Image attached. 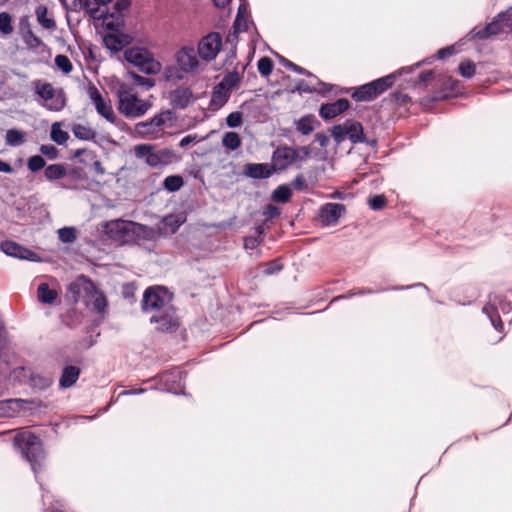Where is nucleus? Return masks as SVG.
<instances>
[{
	"instance_id": "obj_19",
	"label": "nucleus",
	"mask_w": 512,
	"mask_h": 512,
	"mask_svg": "<svg viewBox=\"0 0 512 512\" xmlns=\"http://www.w3.org/2000/svg\"><path fill=\"white\" fill-rule=\"evenodd\" d=\"M312 80L307 82L305 80H299L293 90V92L297 91L299 94L302 93H313L317 92L320 94H325L331 91V86L327 83L322 82L313 74V76H308Z\"/></svg>"
},
{
	"instance_id": "obj_40",
	"label": "nucleus",
	"mask_w": 512,
	"mask_h": 512,
	"mask_svg": "<svg viewBox=\"0 0 512 512\" xmlns=\"http://www.w3.org/2000/svg\"><path fill=\"white\" fill-rule=\"evenodd\" d=\"M229 91L220 86L219 84L215 85L212 94H211V105H217L219 107L223 106L229 98Z\"/></svg>"
},
{
	"instance_id": "obj_62",
	"label": "nucleus",
	"mask_w": 512,
	"mask_h": 512,
	"mask_svg": "<svg viewBox=\"0 0 512 512\" xmlns=\"http://www.w3.org/2000/svg\"><path fill=\"white\" fill-rule=\"evenodd\" d=\"M39 151L50 160H54L58 157V149L52 144L41 145Z\"/></svg>"
},
{
	"instance_id": "obj_54",
	"label": "nucleus",
	"mask_w": 512,
	"mask_h": 512,
	"mask_svg": "<svg viewBox=\"0 0 512 512\" xmlns=\"http://www.w3.org/2000/svg\"><path fill=\"white\" fill-rule=\"evenodd\" d=\"M273 66L274 64L272 59L266 56L260 58L257 63L258 71L264 77H267L272 73Z\"/></svg>"
},
{
	"instance_id": "obj_23",
	"label": "nucleus",
	"mask_w": 512,
	"mask_h": 512,
	"mask_svg": "<svg viewBox=\"0 0 512 512\" xmlns=\"http://www.w3.org/2000/svg\"><path fill=\"white\" fill-rule=\"evenodd\" d=\"M131 5V0H117L113 7V12L110 13L112 20L106 22V29L110 31H117L123 25V12L128 10Z\"/></svg>"
},
{
	"instance_id": "obj_31",
	"label": "nucleus",
	"mask_w": 512,
	"mask_h": 512,
	"mask_svg": "<svg viewBox=\"0 0 512 512\" xmlns=\"http://www.w3.org/2000/svg\"><path fill=\"white\" fill-rule=\"evenodd\" d=\"M136 135L141 139H150L155 134L160 132L152 119L147 121L138 122L134 127Z\"/></svg>"
},
{
	"instance_id": "obj_8",
	"label": "nucleus",
	"mask_w": 512,
	"mask_h": 512,
	"mask_svg": "<svg viewBox=\"0 0 512 512\" xmlns=\"http://www.w3.org/2000/svg\"><path fill=\"white\" fill-rule=\"evenodd\" d=\"M172 294L162 286L148 287L143 295L142 309L144 312L155 311L156 313L172 306L170 304Z\"/></svg>"
},
{
	"instance_id": "obj_28",
	"label": "nucleus",
	"mask_w": 512,
	"mask_h": 512,
	"mask_svg": "<svg viewBox=\"0 0 512 512\" xmlns=\"http://www.w3.org/2000/svg\"><path fill=\"white\" fill-rule=\"evenodd\" d=\"M80 373H81V370L77 366H73V365L64 366L62 369L61 377L59 379V386L63 389L70 388L77 382V380L80 376Z\"/></svg>"
},
{
	"instance_id": "obj_44",
	"label": "nucleus",
	"mask_w": 512,
	"mask_h": 512,
	"mask_svg": "<svg viewBox=\"0 0 512 512\" xmlns=\"http://www.w3.org/2000/svg\"><path fill=\"white\" fill-rule=\"evenodd\" d=\"M183 184L184 180L181 175H170L164 179L163 188L168 192H176L182 188Z\"/></svg>"
},
{
	"instance_id": "obj_37",
	"label": "nucleus",
	"mask_w": 512,
	"mask_h": 512,
	"mask_svg": "<svg viewBox=\"0 0 512 512\" xmlns=\"http://www.w3.org/2000/svg\"><path fill=\"white\" fill-rule=\"evenodd\" d=\"M456 53H457L456 45H450L445 48L439 49L437 51L436 55L428 57V58L424 59L423 61L416 63L412 67H413V69L419 68L422 64H430L434 59L443 60V59H446L447 57H450Z\"/></svg>"
},
{
	"instance_id": "obj_20",
	"label": "nucleus",
	"mask_w": 512,
	"mask_h": 512,
	"mask_svg": "<svg viewBox=\"0 0 512 512\" xmlns=\"http://www.w3.org/2000/svg\"><path fill=\"white\" fill-rule=\"evenodd\" d=\"M350 107L346 98H339L332 103L322 104L319 109V115L324 120H330L345 112Z\"/></svg>"
},
{
	"instance_id": "obj_27",
	"label": "nucleus",
	"mask_w": 512,
	"mask_h": 512,
	"mask_svg": "<svg viewBox=\"0 0 512 512\" xmlns=\"http://www.w3.org/2000/svg\"><path fill=\"white\" fill-rule=\"evenodd\" d=\"M129 36L125 34H106L103 38L104 46L111 52H120L129 44Z\"/></svg>"
},
{
	"instance_id": "obj_24",
	"label": "nucleus",
	"mask_w": 512,
	"mask_h": 512,
	"mask_svg": "<svg viewBox=\"0 0 512 512\" xmlns=\"http://www.w3.org/2000/svg\"><path fill=\"white\" fill-rule=\"evenodd\" d=\"M274 170L268 163H248L244 166L243 174L253 179H266L273 174Z\"/></svg>"
},
{
	"instance_id": "obj_55",
	"label": "nucleus",
	"mask_w": 512,
	"mask_h": 512,
	"mask_svg": "<svg viewBox=\"0 0 512 512\" xmlns=\"http://www.w3.org/2000/svg\"><path fill=\"white\" fill-rule=\"evenodd\" d=\"M28 169L35 173L46 167V161L41 155L31 156L27 161Z\"/></svg>"
},
{
	"instance_id": "obj_58",
	"label": "nucleus",
	"mask_w": 512,
	"mask_h": 512,
	"mask_svg": "<svg viewBox=\"0 0 512 512\" xmlns=\"http://www.w3.org/2000/svg\"><path fill=\"white\" fill-rule=\"evenodd\" d=\"M458 69L462 77L470 79L474 76L476 67L472 61L466 60L459 64Z\"/></svg>"
},
{
	"instance_id": "obj_48",
	"label": "nucleus",
	"mask_w": 512,
	"mask_h": 512,
	"mask_svg": "<svg viewBox=\"0 0 512 512\" xmlns=\"http://www.w3.org/2000/svg\"><path fill=\"white\" fill-rule=\"evenodd\" d=\"M58 237L62 243L71 244L77 239V231L74 227L65 226L58 230Z\"/></svg>"
},
{
	"instance_id": "obj_6",
	"label": "nucleus",
	"mask_w": 512,
	"mask_h": 512,
	"mask_svg": "<svg viewBox=\"0 0 512 512\" xmlns=\"http://www.w3.org/2000/svg\"><path fill=\"white\" fill-rule=\"evenodd\" d=\"M124 59L147 75H156L161 71V64L154 55L143 47H130L124 51Z\"/></svg>"
},
{
	"instance_id": "obj_42",
	"label": "nucleus",
	"mask_w": 512,
	"mask_h": 512,
	"mask_svg": "<svg viewBox=\"0 0 512 512\" xmlns=\"http://www.w3.org/2000/svg\"><path fill=\"white\" fill-rule=\"evenodd\" d=\"M83 4L91 18L95 20H102L105 24L106 22H110L108 19L111 17L108 9L101 10L99 7H90V0H85Z\"/></svg>"
},
{
	"instance_id": "obj_50",
	"label": "nucleus",
	"mask_w": 512,
	"mask_h": 512,
	"mask_svg": "<svg viewBox=\"0 0 512 512\" xmlns=\"http://www.w3.org/2000/svg\"><path fill=\"white\" fill-rule=\"evenodd\" d=\"M175 117V114L172 110H164L158 114H156L154 117H152V121L157 126V128L161 131L166 124L167 121H173Z\"/></svg>"
},
{
	"instance_id": "obj_21",
	"label": "nucleus",
	"mask_w": 512,
	"mask_h": 512,
	"mask_svg": "<svg viewBox=\"0 0 512 512\" xmlns=\"http://www.w3.org/2000/svg\"><path fill=\"white\" fill-rule=\"evenodd\" d=\"M170 104L175 109H185L193 99V92L189 87L178 86L170 93Z\"/></svg>"
},
{
	"instance_id": "obj_30",
	"label": "nucleus",
	"mask_w": 512,
	"mask_h": 512,
	"mask_svg": "<svg viewBox=\"0 0 512 512\" xmlns=\"http://www.w3.org/2000/svg\"><path fill=\"white\" fill-rule=\"evenodd\" d=\"M347 138L353 144L366 142L363 126L360 122L347 120Z\"/></svg>"
},
{
	"instance_id": "obj_56",
	"label": "nucleus",
	"mask_w": 512,
	"mask_h": 512,
	"mask_svg": "<svg viewBox=\"0 0 512 512\" xmlns=\"http://www.w3.org/2000/svg\"><path fill=\"white\" fill-rule=\"evenodd\" d=\"M249 23L242 15V7L240 6L238 9V13L236 19L234 21V33H242L248 31Z\"/></svg>"
},
{
	"instance_id": "obj_10",
	"label": "nucleus",
	"mask_w": 512,
	"mask_h": 512,
	"mask_svg": "<svg viewBox=\"0 0 512 512\" xmlns=\"http://www.w3.org/2000/svg\"><path fill=\"white\" fill-rule=\"evenodd\" d=\"M88 95L90 100L95 105V109L99 115H101L109 123L114 124L118 128H122V126L125 125L123 121L116 118L112 106L103 99L96 86H89Z\"/></svg>"
},
{
	"instance_id": "obj_29",
	"label": "nucleus",
	"mask_w": 512,
	"mask_h": 512,
	"mask_svg": "<svg viewBox=\"0 0 512 512\" xmlns=\"http://www.w3.org/2000/svg\"><path fill=\"white\" fill-rule=\"evenodd\" d=\"M53 383V378L47 374L37 373L31 369L29 386L35 391H44Z\"/></svg>"
},
{
	"instance_id": "obj_53",
	"label": "nucleus",
	"mask_w": 512,
	"mask_h": 512,
	"mask_svg": "<svg viewBox=\"0 0 512 512\" xmlns=\"http://www.w3.org/2000/svg\"><path fill=\"white\" fill-rule=\"evenodd\" d=\"M331 135L337 144H340L347 137V121L343 124L334 125L331 129Z\"/></svg>"
},
{
	"instance_id": "obj_5",
	"label": "nucleus",
	"mask_w": 512,
	"mask_h": 512,
	"mask_svg": "<svg viewBox=\"0 0 512 512\" xmlns=\"http://www.w3.org/2000/svg\"><path fill=\"white\" fill-rule=\"evenodd\" d=\"M134 155L138 159H144L145 163L158 168L173 163L177 156L174 151L168 148L156 150L152 144H138L134 147Z\"/></svg>"
},
{
	"instance_id": "obj_15",
	"label": "nucleus",
	"mask_w": 512,
	"mask_h": 512,
	"mask_svg": "<svg viewBox=\"0 0 512 512\" xmlns=\"http://www.w3.org/2000/svg\"><path fill=\"white\" fill-rule=\"evenodd\" d=\"M297 160V153L293 147L279 146L277 147L271 157V165L274 172L284 171L294 164Z\"/></svg>"
},
{
	"instance_id": "obj_38",
	"label": "nucleus",
	"mask_w": 512,
	"mask_h": 512,
	"mask_svg": "<svg viewBox=\"0 0 512 512\" xmlns=\"http://www.w3.org/2000/svg\"><path fill=\"white\" fill-rule=\"evenodd\" d=\"M71 131L77 139L83 141H93L97 135L92 128L82 124H74Z\"/></svg>"
},
{
	"instance_id": "obj_17",
	"label": "nucleus",
	"mask_w": 512,
	"mask_h": 512,
	"mask_svg": "<svg viewBox=\"0 0 512 512\" xmlns=\"http://www.w3.org/2000/svg\"><path fill=\"white\" fill-rule=\"evenodd\" d=\"M345 211V205L328 202L320 207L318 216L324 226H329L336 224Z\"/></svg>"
},
{
	"instance_id": "obj_22",
	"label": "nucleus",
	"mask_w": 512,
	"mask_h": 512,
	"mask_svg": "<svg viewBox=\"0 0 512 512\" xmlns=\"http://www.w3.org/2000/svg\"><path fill=\"white\" fill-rule=\"evenodd\" d=\"M31 404L33 401L19 398L2 400V417L12 418L18 413L30 409Z\"/></svg>"
},
{
	"instance_id": "obj_14",
	"label": "nucleus",
	"mask_w": 512,
	"mask_h": 512,
	"mask_svg": "<svg viewBox=\"0 0 512 512\" xmlns=\"http://www.w3.org/2000/svg\"><path fill=\"white\" fill-rule=\"evenodd\" d=\"M150 322L157 324L156 329L160 332L172 333L179 327L178 317L172 306L155 313L151 316Z\"/></svg>"
},
{
	"instance_id": "obj_57",
	"label": "nucleus",
	"mask_w": 512,
	"mask_h": 512,
	"mask_svg": "<svg viewBox=\"0 0 512 512\" xmlns=\"http://www.w3.org/2000/svg\"><path fill=\"white\" fill-rule=\"evenodd\" d=\"M55 65L58 69L63 71L64 73H70L73 69V65L70 59L66 55H57L54 59Z\"/></svg>"
},
{
	"instance_id": "obj_60",
	"label": "nucleus",
	"mask_w": 512,
	"mask_h": 512,
	"mask_svg": "<svg viewBox=\"0 0 512 512\" xmlns=\"http://www.w3.org/2000/svg\"><path fill=\"white\" fill-rule=\"evenodd\" d=\"M369 207L374 211H379L383 209L386 205V198L384 195H374L368 200Z\"/></svg>"
},
{
	"instance_id": "obj_52",
	"label": "nucleus",
	"mask_w": 512,
	"mask_h": 512,
	"mask_svg": "<svg viewBox=\"0 0 512 512\" xmlns=\"http://www.w3.org/2000/svg\"><path fill=\"white\" fill-rule=\"evenodd\" d=\"M277 57H278L279 63L281 65L292 70L293 72L302 74L305 76H313V74L310 71H308V70L304 69L303 67L293 63L292 61L286 59L284 56H281L278 54Z\"/></svg>"
},
{
	"instance_id": "obj_51",
	"label": "nucleus",
	"mask_w": 512,
	"mask_h": 512,
	"mask_svg": "<svg viewBox=\"0 0 512 512\" xmlns=\"http://www.w3.org/2000/svg\"><path fill=\"white\" fill-rule=\"evenodd\" d=\"M51 139L58 145H63L69 139V134L60 128L59 123H53L51 127Z\"/></svg>"
},
{
	"instance_id": "obj_41",
	"label": "nucleus",
	"mask_w": 512,
	"mask_h": 512,
	"mask_svg": "<svg viewBox=\"0 0 512 512\" xmlns=\"http://www.w3.org/2000/svg\"><path fill=\"white\" fill-rule=\"evenodd\" d=\"M26 133L18 129H9L6 132L5 140L7 145L12 147L21 146L25 142Z\"/></svg>"
},
{
	"instance_id": "obj_47",
	"label": "nucleus",
	"mask_w": 512,
	"mask_h": 512,
	"mask_svg": "<svg viewBox=\"0 0 512 512\" xmlns=\"http://www.w3.org/2000/svg\"><path fill=\"white\" fill-rule=\"evenodd\" d=\"M240 83V76L237 71L227 73L222 80L218 83L220 86H223L226 90L230 91L231 89L236 88Z\"/></svg>"
},
{
	"instance_id": "obj_39",
	"label": "nucleus",
	"mask_w": 512,
	"mask_h": 512,
	"mask_svg": "<svg viewBox=\"0 0 512 512\" xmlns=\"http://www.w3.org/2000/svg\"><path fill=\"white\" fill-rule=\"evenodd\" d=\"M185 220L186 217L181 214H169L163 218V224L173 234L178 231Z\"/></svg>"
},
{
	"instance_id": "obj_26",
	"label": "nucleus",
	"mask_w": 512,
	"mask_h": 512,
	"mask_svg": "<svg viewBox=\"0 0 512 512\" xmlns=\"http://www.w3.org/2000/svg\"><path fill=\"white\" fill-rule=\"evenodd\" d=\"M460 92V82L452 77H448L442 85V89L433 96L434 101L445 100L456 96Z\"/></svg>"
},
{
	"instance_id": "obj_32",
	"label": "nucleus",
	"mask_w": 512,
	"mask_h": 512,
	"mask_svg": "<svg viewBox=\"0 0 512 512\" xmlns=\"http://www.w3.org/2000/svg\"><path fill=\"white\" fill-rule=\"evenodd\" d=\"M30 374L31 368L18 366L9 372L8 381L12 385L28 383Z\"/></svg>"
},
{
	"instance_id": "obj_1",
	"label": "nucleus",
	"mask_w": 512,
	"mask_h": 512,
	"mask_svg": "<svg viewBox=\"0 0 512 512\" xmlns=\"http://www.w3.org/2000/svg\"><path fill=\"white\" fill-rule=\"evenodd\" d=\"M2 436L9 437L13 441V446L29 462L32 471L38 480V474L44 466L46 453L41 439L30 432H21L12 436L10 431L3 432Z\"/></svg>"
},
{
	"instance_id": "obj_63",
	"label": "nucleus",
	"mask_w": 512,
	"mask_h": 512,
	"mask_svg": "<svg viewBox=\"0 0 512 512\" xmlns=\"http://www.w3.org/2000/svg\"><path fill=\"white\" fill-rule=\"evenodd\" d=\"M498 19H501L504 27L512 31V7L498 13Z\"/></svg>"
},
{
	"instance_id": "obj_64",
	"label": "nucleus",
	"mask_w": 512,
	"mask_h": 512,
	"mask_svg": "<svg viewBox=\"0 0 512 512\" xmlns=\"http://www.w3.org/2000/svg\"><path fill=\"white\" fill-rule=\"evenodd\" d=\"M292 187L297 191H307L308 184L303 174H297L291 183Z\"/></svg>"
},
{
	"instance_id": "obj_13",
	"label": "nucleus",
	"mask_w": 512,
	"mask_h": 512,
	"mask_svg": "<svg viewBox=\"0 0 512 512\" xmlns=\"http://www.w3.org/2000/svg\"><path fill=\"white\" fill-rule=\"evenodd\" d=\"M198 57V52L193 46H183L175 54L176 63L180 71L184 73L197 71L200 65Z\"/></svg>"
},
{
	"instance_id": "obj_16",
	"label": "nucleus",
	"mask_w": 512,
	"mask_h": 512,
	"mask_svg": "<svg viewBox=\"0 0 512 512\" xmlns=\"http://www.w3.org/2000/svg\"><path fill=\"white\" fill-rule=\"evenodd\" d=\"M2 253H5L7 256L31 262H39L41 260L40 256L34 251L9 240L2 241Z\"/></svg>"
},
{
	"instance_id": "obj_45",
	"label": "nucleus",
	"mask_w": 512,
	"mask_h": 512,
	"mask_svg": "<svg viewBox=\"0 0 512 512\" xmlns=\"http://www.w3.org/2000/svg\"><path fill=\"white\" fill-rule=\"evenodd\" d=\"M90 295L94 298L93 309L99 314H104L108 307V302L105 295L100 293L96 288L95 291H93Z\"/></svg>"
},
{
	"instance_id": "obj_33",
	"label": "nucleus",
	"mask_w": 512,
	"mask_h": 512,
	"mask_svg": "<svg viewBox=\"0 0 512 512\" xmlns=\"http://www.w3.org/2000/svg\"><path fill=\"white\" fill-rule=\"evenodd\" d=\"M66 175L67 170L63 164H50L44 170V176L50 182L63 179Z\"/></svg>"
},
{
	"instance_id": "obj_34",
	"label": "nucleus",
	"mask_w": 512,
	"mask_h": 512,
	"mask_svg": "<svg viewBox=\"0 0 512 512\" xmlns=\"http://www.w3.org/2000/svg\"><path fill=\"white\" fill-rule=\"evenodd\" d=\"M35 15L38 23L47 30H53L56 28V22L53 18L48 17V9L44 5H39L35 9Z\"/></svg>"
},
{
	"instance_id": "obj_12",
	"label": "nucleus",
	"mask_w": 512,
	"mask_h": 512,
	"mask_svg": "<svg viewBox=\"0 0 512 512\" xmlns=\"http://www.w3.org/2000/svg\"><path fill=\"white\" fill-rule=\"evenodd\" d=\"M185 373L180 369H172L165 371L159 374L156 377L157 382L161 386V389L173 393V394H181L183 393L184 385L183 378Z\"/></svg>"
},
{
	"instance_id": "obj_2",
	"label": "nucleus",
	"mask_w": 512,
	"mask_h": 512,
	"mask_svg": "<svg viewBox=\"0 0 512 512\" xmlns=\"http://www.w3.org/2000/svg\"><path fill=\"white\" fill-rule=\"evenodd\" d=\"M105 233L113 241L125 245L152 239L154 230L144 224L117 219L105 224Z\"/></svg>"
},
{
	"instance_id": "obj_46",
	"label": "nucleus",
	"mask_w": 512,
	"mask_h": 512,
	"mask_svg": "<svg viewBox=\"0 0 512 512\" xmlns=\"http://www.w3.org/2000/svg\"><path fill=\"white\" fill-rule=\"evenodd\" d=\"M222 144L230 150H236L241 146V138L238 133L229 131L223 135Z\"/></svg>"
},
{
	"instance_id": "obj_25",
	"label": "nucleus",
	"mask_w": 512,
	"mask_h": 512,
	"mask_svg": "<svg viewBox=\"0 0 512 512\" xmlns=\"http://www.w3.org/2000/svg\"><path fill=\"white\" fill-rule=\"evenodd\" d=\"M93 291H95V285L85 276L78 277L68 287V292L72 294L74 301H77L83 293L88 295Z\"/></svg>"
},
{
	"instance_id": "obj_36",
	"label": "nucleus",
	"mask_w": 512,
	"mask_h": 512,
	"mask_svg": "<svg viewBox=\"0 0 512 512\" xmlns=\"http://www.w3.org/2000/svg\"><path fill=\"white\" fill-rule=\"evenodd\" d=\"M37 297L43 304H52L57 298V292L50 289L47 283H41L37 288Z\"/></svg>"
},
{
	"instance_id": "obj_11",
	"label": "nucleus",
	"mask_w": 512,
	"mask_h": 512,
	"mask_svg": "<svg viewBox=\"0 0 512 512\" xmlns=\"http://www.w3.org/2000/svg\"><path fill=\"white\" fill-rule=\"evenodd\" d=\"M222 47V37L217 32H210L198 43L197 52L204 61H212L216 58Z\"/></svg>"
},
{
	"instance_id": "obj_59",
	"label": "nucleus",
	"mask_w": 512,
	"mask_h": 512,
	"mask_svg": "<svg viewBox=\"0 0 512 512\" xmlns=\"http://www.w3.org/2000/svg\"><path fill=\"white\" fill-rule=\"evenodd\" d=\"M24 43L30 49H37L38 47L43 45L42 40L36 36L33 31L27 32V34L22 36Z\"/></svg>"
},
{
	"instance_id": "obj_35",
	"label": "nucleus",
	"mask_w": 512,
	"mask_h": 512,
	"mask_svg": "<svg viewBox=\"0 0 512 512\" xmlns=\"http://www.w3.org/2000/svg\"><path fill=\"white\" fill-rule=\"evenodd\" d=\"M315 123L319 121L314 115H306L295 121L296 129L303 135H308L314 130Z\"/></svg>"
},
{
	"instance_id": "obj_43",
	"label": "nucleus",
	"mask_w": 512,
	"mask_h": 512,
	"mask_svg": "<svg viewBox=\"0 0 512 512\" xmlns=\"http://www.w3.org/2000/svg\"><path fill=\"white\" fill-rule=\"evenodd\" d=\"M292 196L291 188L287 184L279 185L272 192V200L277 203H287Z\"/></svg>"
},
{
	"instance_id": "obj_3",
	"label": "nucleus",
	"mask_w": 512,
	"mask_h": 512,
	"mask_svg": "<svg viewBox=\"0 0 512 512\" xmlns=\"http://www.w3.org/2000/svg\"><path fill=\"white\" fill-rule=\"evenodd\" d=\"M412 70L413 67H402L395 73H391L369 83L358 86L352 92L351 97L356 102L372 101L383 94L390 87H392L397 76H400L404 73H410Z\"/></svg>"
},
{
	"instance_id": "obj_7",
	"label": "nucleus",
	"mask_w": 512,
	"mask_h": 512,
	"mask_svg": "<svg viewBox=\"0 0 512 512\" xmlns=\"http://www.w3.org/2000/svg\"><path fill=\"white\" fill-rule=\"evenodd\" d=\"M499 309L504 314H507L512 310V303L508 301L506 296L503 294L490 293L488 296V302L483 307L482 311L488 316L494 329L498 332H502L504 325L498 313Z\"/></svg>"
},
{
	"instance_id": "obj_9",
	"label": "nucleus",
	"mask_w": 512,
	"mask_h": 512,
	"mask_svg": "<svg viewBox=\"0 0 512 512\" xmlns=\"http://www.w3.org/2000/svg\"><path fill=\"white\" fill-rule=\"evenodd\" d=\"M35 93L45 101L43 106L50 111H60L65 106L64 93L55 91L50 83L36 80L34 83Z\"/></svg>"
},
{
	"instance_id": "obj_4",
	"label": "nucleus",
	"mask_w": 512,
	"mask_h": 512,
	"mask_svg": "<svg viewBox=\"0 0 512 512\" xmlns=\"http://www.w3.org/2000/svg\"><path fill=\"white\" fill-rule=\"evenodd\" d=\"M117 94L119 102L118 110L126 118L141 117L146 114L151 107L149 101L139 99L126 85H121Z\"/></svg>"
},
{
	"instance_id": "obj_61",
	"label": "nucleus",
	"mask_w": 512,
	"mask_h": 512,
	"mask_svg": "<svg viewBox=\"0 0 512 512\" xmlns=\"http://www.w3.org/2000/svg\"><path fill=\"white\" fill-rule=\"evenodd\" d=\"M243 122V114L240 111L231 112L226 117V124L230 128H237L241 126Z\"/></svg>"
},
{
	"instance_id": "obj_18",
	"label": "nucleus",
	"mask_w": 512,
	"mask_h": 512,
	"mask_svg": "<svg viewBox=\"0 0 512 512\" xmlns=\"http://www.w3.org/2000/svg\"><path fill=\"white\" fill-rule=\"evenodd\" d=\"M504 29V26L502 24L501 19H498V14L493 18V20L488 23L483 28L474 27L468 34L467 38L469 40L473 39H480L485 40L488 39L491 36L498 35L500 32H502Z\"/></svg>"
},
{
	"instance_id": "obj_49",
	"label": "nucleus",
	"mask_w": 512,
	"mask_h": 512,
	"mask_svg": "<svg viewBox=\"0 0 512 512\" xmlns=\"http://www.w3.org/2000/svg\"><path fill=\"white\" fill-rule=\"evenodd\" d=\"M128 76L132 79L135 86L143 87L146 90L151 89L155 85V81L153 79L141 76L136 72L129 71Z\"/></svg>"
}]
</instances>
